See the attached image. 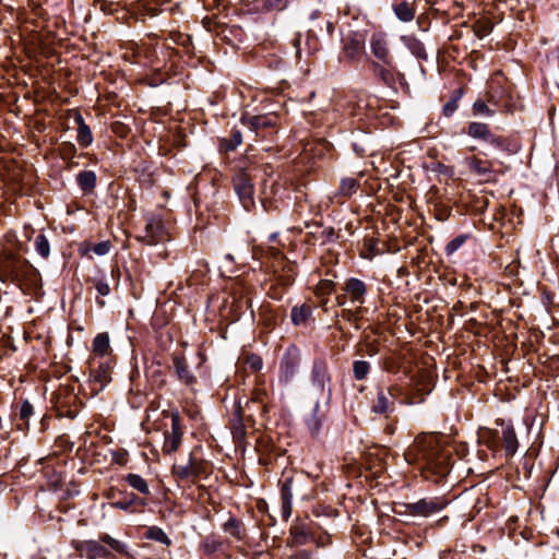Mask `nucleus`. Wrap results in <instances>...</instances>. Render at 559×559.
Segmentation results:
<instances>
[{"label": "nucleus", "mask_w": 559, "mask_h": 559, "mask_svg": "<svg viewBox=\"0 0 559 559\" xmlns=\"http://www.w3.org/2000/svg\"><path fill=\"white\" fill-rule=\"evenodd\" d=\"M224 539L216 535L205 536L200 544V550L205 557H213L216 554L224 552Z\"/></svg>", "instance_id": "34"}, {"label": "nucleus", "mask_w": 559, "mask_h": 559, "mask_svg": "<svg viewBox=\"0 0 559 559\" xmlns=\"http://www.w3.org/2000/svg\"><path fill=\"white\" fill-rule=\"evenodd\" d=\"M233 12L239 15L265 13L263 0H240Z\"/></svg>", "instance_id": "42"}, {"label": "nucleus", "mask_w": 559, "mask_h": 559, "mask_svg": "<svg viewBox=\"0 0 559 559\" xmlns=\"http://www.w3.org/2000/svg\"><path fill=\"white\" fill-rule=\"evenodd\" d=\"M281 117L275 111L263 115L243 114L240 122L247 127L255 136L273 141L278 131Z\"/></svg>", "instance_id": "9"}, {"label": "nucleus", "mask_w": 559, "mask_h": 559, "mask_svg": "<svg viewBox=\"0 0 559 559\" xmlns=\"http://www.w3.org/2000/svg\"><path fill=\"white\" fill-rule=\"evenodd\" d=\"M124 480L140 493L144 496H151L148 484L142 476L130 473L124 476Z\"/></svg>", "instance_id": "53"}, {"label": "nucleus", "mask_w": 559, "mask_h": 559, "mask_svg": "<svg viewBox=\"0 0 559 559\" xmlns=\"http://www.w3.org/2000/svg\"><path fill=\"white\" fill-rule=\"evenodd\" d=\"M242 132L234 127L230 130L229 136L221 138L218 140V151L221 154L234 152L242 143Z\"/></svg>", "instance_id": "38"}, {"label": "nucleus", "mask_w": 559, "mask_h": 559, "mask_svg": "<svg viewBox=\"0 0 559 559\" xmlns=\"http://www.w3.org/2000/svg\"><path fill=\"white\" fill-rule=\"evenodd\" d=\"M36 252L44 259H48L50 254V243L44 233H39L34 240Z\"/></svg>", "instance_id": "56"}, {"label": "nucleus", "mask_w": 559, "mask_h": 559, "mask_svg": "<svg viewBox=\"0 0 559 559\" xmlns=\"http://www.w3.org/2000/svg\"><path fill=\"white\" fill-rule=\"evenodd\" d=\"M189 463L192 472V483H194L197 478L207 475L204 464L202 462H198L192 454L189 456Z\"/></svg>", "instance_id": "61"}, {"label": "nucleus", "mask_w": 559, "mask_h": 559, "mask_svg": "<svg viewBox=\"0 0 559 559\" xmlns=\"http://www.w3.org/2000/svg\"><path fill=\"white\" fill-rule=\"evenodd\" d=\"M195 212L198 215L203 216L209 213V216H217L223 210L224 195L218 186L213 181L202 180L199 181L195 191L192 194Z\"/></svg>", "instance_id": "5"}, {"label": "nucleus", "mask_w": 559, "mask_h": 559, "mask_svg": "<svg viewBox=\"0 0 559 559\" xmlns=\"http://www.w3.org/2000/svg\"><path fill=\"white\" fill-rule=\"evenodd\" d=\"M371 128L354 127L346 138V142L357 157L373 155L378 150V143Z\"/></svg>", "instance_id": "11"}, {"label": "nucleus", "mask_w": 559, "mask_h": 559, "mask_svg": "<svg viewBox=\"0 0 559 559\" xmlns=\"http://www.w3.org/2000/svg\"><path fill=\"white\" fill-rule=\"evenodd\" d=\"M165 223L157 216L151 215L146 218L145 236H138L136 240L146 245H156L167 239Z\"/></svg>", "instance_id": "23"}, {"label": "nucleus", "mask_w": 559, "mask_h": 559, "mask_svg": "<svg viewBox=\"0 0 559 559\" xmlns=\"http://www.w3.org/2000/svg\"><path fill=\"white\" fill-rule=\"evenodd\" d=\"M465 94V88L463 86L457 87L451 92L450 99L444 104L442 108V114L450 118L459 108V103Z\"/></svg>", "instance_id": "48"}, {"label": "nucleus", "mask_w": 559, "mask_h": 559, "mask_svg": "<svg viewBox=\"0 0 559 559\" xmlns=\"http://www.w3.org/2000/svg\"><path fill=\"white\" fill-rule=\"evenodd\" d=\"M115 356L109 344L108 333H98L93 340V356L92 358H105Z\"/></svg>", "instance_id": "36"}, {"label": "nucleus", "mask_w": 559, "mask_h": 559, "mask_svg": "<svg viewBox=\"0 0 559 559\" xmlns=\"http://www.w3.org/2000/svg\"><path fill=\"white\" fill-rule=\"evenodd\" d=\"M302 361L301 349L296 344H289L278 364V381L283 384L290 383L298 374Z\"/></svg>", "instance_id": "13"}, {"label": "nucleus", "mask_w": 559, "mask_h": 559, "mask_svg": "<svg viewBox=\"0 0 559 559\" xmlns=\"http://www.w3.org/2000/svg\"><path fill=\"white\" fill-rule=\"evenodd\" d=\"M350 116L354 127H372V121L377 118V111L369 102L359 99L350 106Z\"/></svg>", "instance_id": "25"}, {"label": "nucleus", "mask_w": 559, "mask_h": 559, "mask_svg": "<svg viewBox=\"0 0 559 559\" xmlns=\"http://www.w3.org/2000/svg\"><path fill=\"white\" fill-rule=\"evenodd\" d=\"M486 96L487 102L499 111L513 114L519 109V96L509 84L500 82L492 83Z\"/></svg>", "instance_id": "10"}, {"label": "nucleus", "mask_w": 559, "mask_h": 559, "mask_svg": "<svg viewBox=\"0 0 559 559\" xmlns=\"http://www.w3.org/2000/svg\"><path fill=\"white\" fill-rule=\"evenodd\" d=\"M370 68L376 78H378L385 86L394 87L397 79L404 80V74L397 70L395 61L392 66H384L376 60H370Z\"/></svg>", "instance_id": "26"}, {"label": "nucleus", "mask_w": 559, "mask_h": 559, "mask_svg": "<svg viewBox=\"0 0 559 559\" xmlns=\"http://www.w3.org/2000/svg\"><path fill=\"white\" fill-rule=\"evenodd\" d=\"M364 248L367 253H361V257L365 259H372L373 257L381 253V249L379 248V239L374 237H366L364 239Z\"/></svg>", "instance_id": "57"}, {"label": "nucleus", "mask_w": 559, "mask_h": 559, "mask_svg": "<svg viewBox=\"0 0 559 559\" xmlns=\"http://www.w3.org/2000/svg\"><path fill=\"white\" fill-rule=\"evenodd\" d=\"M269 178L270 177H261L262 182L260 193L282 201L285 197L286 189L276 180H272L270 182Z\"/></svg>", "instance_id": "40"}, {"label": "nucleus", "mask_w": 559, "mask_h": 559, "mask_svg": "<svg viewBox=\"0 0 559 559\" xmlns=\"http://www.w3.org/2000/svg\"><path fill=\"white\" fill-rule=\"evenodd\" d=\"M290 321L295 326H306L314 321L312 306L308 302L294 306L290 311Z\"/></svg>", "instance_id": "32"}, {"label": "nucleus", "mask_w": 559, "mask_h": 559, "mask_svg": "<svg viewBox=\"0 0 559 559\" xmlns=\"http://www.w3.org/2000/svg\"><path fill=\"white\" fill-rule=\"evenodd\" d=\"M464 132L475 140L488 143L492 147L512 155L519 152L520 144L512 138L498 135L493 133L489 124L484 122L472 121L467 124Z\"/></svg>", "instance_id": "6"}, {"label": "nucleus", "mask_w": 559, "mask_h": 559, "mask_svg": "<svg viewBox=\"0 0 559 559\" xmlns=\"http://www.w3.org/2000/svg\"><path fill=\"white\" fill-rule=\"evenodd\" d=\"M292 46L295 50L296 61L300 62L304 53L310 57L320 50V40L316 32L309 29L306 34L305 41H302V35L300 33L295 34L292 39Z\"/></svg>", "instance_id": "22"}, {"label": "nucleus", "mask_w": 559, "mask_h": 559, "mask_svg": "<svg viewBox=\"0 0 559 559\" xmlns=\"http://www.w3.org/2000/svg\"><path fill=\"white\" fill-rule=\"evenodd\" d=\"M442 439L437 432L419 433L405 453L407 462L418 464L423 478L436 485L445 481L453 465L452 450Z\"/></svg>", "instance_id": "1"}, {"label": "nucleus", "mask_w": 559, "mask_h": 559, "mask_svg": "<svg viewBox=\"0 0 559 559\" xmlns=\"http://www.w3.org/2000/svg\"><path fill=\"white\" fill-rule=\"evenodd\" d=\"M401 41L411 51V53L413 56H415L417 59L424 60V61L428 60V55H427L425 45L416 36L403 35V36H401Z\"/></svg>", "instance_id": "39"}, {"label": "nucleus", "mask_w": 559, "mask_h": 559, "mask_svg": "<svg viewBox=\"0 0 559 559\" xmlns=\"http://www.w3.org/2000/svg\"><path fill=\"white\" fill-rule=\"evenodd\" d=\"M338 59L341 62H346L355 68L361 61H370L371 59L366 51V33L350 29L343 34Z\"/></svg>", "instance_id": "7"}, {"label": "nucleus", "mask_w": 559, "mask_h": 559, "mask_svg": "<svg viewBox=\"0 0 559 559\" xmlns=\"http://www.w3.org/2000/svg\"><path fill=\"white\" fill-rule=\"evenodd\" d=\"M471 238V235L468 234H461L456 237H454L452 240H450L445 248V254L452 255L454 252H456L466 241Z\"/></svg>", "instance_id": "58"}, {"label": "nucleus", "mask_w": 559, "mask_h": 559, "mask_svg": "<svg viewBox=\"0 0 559 559\" xmlns=\"http://www.w3.org/2000/svg\"><path fill=\"white\" fill-rule=\"evenodd\" d=\"M146 376L158 389L164 388L167 383L166 373L162 369V362L158 360H153L152 364L146 368Z\"/></svg>", "instance_id": "44"}, {"label": "nucleus", "mask_w": 559, "mask_h": 559, "mask_svg": "<svg viewBox=\"0 0 559 559\" xmlns=\"http://www.w3.org/2000/svg\"><path fill=\"white\" fill-rule=\"evenodd\" d=\"M293 0H263L264 11H284Z\"/></svg>", "instance_id": "63"}, {"label": "nucleus", "mask_w": 559, "mask_h": 559, "mask_svg": "<svg viewBox=\"0 0 559 559\" xmlns=\"http://www.w3.org/2000/svg\"><path fill=\"white\" fill-rule=\"evenodd\" d=\"M35 415V407L27 399H19L11 405V425L19 431L29 429V419Z\"/></svg>", "instance_id": "18"}, {"label": "nucleus", "mask_w": 559, "mask_h": 559, "mask_svg": "<svg viewBox=\"0 0 559 559\" xmlns=\"http://www.w3.org/2000/svg\"><path fill=\"white\" fill-rule=\"evenodd\" d=\"M162 415L165 418L169 417L171 419V430H166L164 432L165 440L163 444V452L165 454H171L181 445L185 433V424L178 409L163 411Z\"/></svg>", "instance_id": "14"}, {"label": "nucleus", "mask_w": 559, "mask_h": 559, "mask_svg": "<svg viewBox=\"0 0 559 559\" xmlns=\"http://www.w3.org/2000/svg\"><path fill=\"white\" fill-rule=\"evenodd\" d=\"M336 286L337 284L331 280H321L318 283L314 289V294L317 297L321 298V306H326V296L331 294H336Z\"/></svg>", "instance_id": "49"}, {"label": "nucleus", "mask_w": 559, "mask_h": 559, "mask_svg": "<svg viewBox=\"0 0 559 559\" xmlns=\"http://www.w3.org/2000/svg\"><path fill=\"white\" fill-rule=\"evenodd\" d=\"M464 164L477 176L486 177L492 174V164L488 159H481L477 156H466Z\"/></svg>", "instance_id": "35"}, {"label": "nucleus", "mask_w": 559, "mask_h": 559, "mask_svg": "<svg viewBox=\"0 0 559 559\" xmlns=\"http://www.w3.org/2000/svg\"><path fill=\"white\" fill-rule=\"evenodd\" d=\"M401 391L402 389L397 385H391L386 391L383 388H379L377 397L371 405V412L389 418L395 407L394 399L400 395Z\"/></svg>", "instance_id": "20"}, {"label": "nucleus", "mask_w": 559, "mask_h": 559, "mask_svg": "<svg viewBox=\"0 0 559 559\" xmlns=\"http://www.w3.org/2000/svg\"><path fill=\"white\" fill-rule=\"evenodd\" d=\"M143 538L158 542L167 547H169L173 544L171 539L167 536V534L159 526L156 525L148 526L143 534Z\"/></svg>", "instance_id": "51"}, {"label": "nucleus", "mask_w": 559, "mask_h": 559, "mask_svg": "<svg viewBox=\"0 0 559 559\" xmlns=\"http://www.w3.org/2000/svg\"><path fill=\"white\" fill-rule=\"evenodd\" d=\"M370 49L378 62L383 63L384 66H392L394 57L390 51L389 43L384 33L378 32L371 35Z\"/></svg>", "instance_id": "27"}, {"label": "nucleus", "mask_w": 559, "mask_h": 559, "mask_svg": "<svg viewBox=\"0 0 559 559\" xmlns=\"http://www.w3.org/2000/svg\"><path fill=\"white\" fill-rule=\"evenodd\" d=\"M430 392L429 384H417L405 395L403 403L409 405L424 403Z\"/></svg>", "instance_id": "43"}, {"label": "nucleus", "mask_w": 559, "mask_h": 559, "mask_svg": "<svg viewBox=\"0 0 559 559\" xmlns=\"http://www.w3.org/2000/svg\"><path fill=\"white\" fill-rule=\"evenodd\" d=\"M116 365V356L105 358H91L90 382L94 394L103 391L111 382V371Z\"/></svg>", "instance_id": "12"}, {"label": "nucleus", "mask_w": 559, "mask_h": 559, "mask_svg": "<svg viewBox=\"0 0 559 559\" xmlns=\"http://www.w3.org/2000/svg\"><path fill=\"white\" fill-rule=\"evenodd\" d=\"M260 317L262 326L267 331H272L285 321L287 312L284 307L266 305L261 307Z\"/></svg>", "instance_id": "28"}, {"label": "nucleus", "mask_w": 559, "mask_h": 559, "mask_svg": "<svg viewBox=\"0 0 559 559\" xmlns=\"http://www.w3.org/2000/svg\"><path fill=\"white\" fill-rule=\"evenodd\" d=\"M448 501L441 497L423 498L416 502L403 503L404 510H395L400 515L430 516L443 510Z\"/></svg>", "instance_id": "15"}, {"label": "nucleus", "mask_w": 559, "mask_h": 559, "mask_svg": "<svg viewBox=\"0 0 559 559\" xmlns=\"http://www.w3.org/2000/svg\"><path fill=\"white\" fill-rule=\"evenodd\" d=\"M371 364L367 360L353 361V378L356 381H366L371 372Z\"/></svg>", "instance_id": "52"}, {"label": "nucleus", "mask_w": 559, "mask_h": 559, "mask_svg": "<svg viewBox=\"0 0 559 559\" xmlns=\"http://www.w3.org/2000/svg\"><path fill=\"white\" fill-rule=\"evenodd\" d=\"M271 164H258L245 158L240 162L237 173L233 176V187L242 207L250 212L255 207L254 180L273 175Z\"/></svg>", "instance_id": "3"}, {"label": "nucleus", "mask_w": 559, "mask_h": 559, "mask_svg": "<svg viewBox=\"0 0 559 559\" xmlns=\"http://www.w3.org/2000/svg\"><path fill=\"white\" fill-rule=\"evenodd\" d=\"M250 288L242 285L239 297H234V307L235 311L239 312V314L245 310L251 308V298L249 297Z\"/></svg>", "instance_id": "55"}, {"label": "nucleus", "mask_w": 559, "mask_h": 559, "mask_svg": "<svg viewBox=\"0 0 559 559\" xmlns=\"http://www.w3.org/2000/svg\"><path fill=\"white\" fill-rule=\"evenodd\" d=\"M4 241L0 251V281L15 284L25 295H36L41 289L39 271L20 254L23 243L14 230L5 233Z\"/></svg>", "instance_id": "2"}, {"label": "nucleus", "mask_w": 559, "mask_h": 559, "mask_svg": "<svg viewBox=\"0 0 559 559\" xmlns=\"http://www.w3.org/2000/svg\"><path fill=\"white\" fill-rule=\"evenodd\" d=\"M292 546H302L314 540V533L307 525H294L289 530Z\"/></svg>", "instance_id": "37"}, {"label": "nucleus", "mask_w": 559, "mask_h": 559, "mask_svg": "<svg viewBox=\"0 0 559 559\" xmlns=\"http://www.w3.org/2000/svg\"><path fill=\"white\" fill-rule=\"evenodd\" d=\"M324 415L320 413V402L317 401L310 416L306 419L311 436H317L322 427Z\"/></svg>", "instance_id": "46"}, {"label": "nucleus", "mask_w": 559, "mask_h": 559, "mask_svg": "<svg viewBox=\"0 0 559 559\" xmlns=\"http://www.w3.org/2000/svg\"><path fill=\"white\" fill-rule=\"evenodd\" d=\"M99 542L103 543L104 546H108V549L111 552L115 551L122 556H130L129 546L126 543L111 537L107 533H103L99 535Z\"/></svg>", "instance_id": "47"}, {"label": "nucleus", "mask_w": 559, "mask_h": 559, "mask_svg": "<svg viewBox=\"0 0 559 559\" xmlns=\"http://www.w3.org/2000/svg\"><path fill=\"white\" fill-rule=\"evenodd\" d=\"M359 182L354 178H343L340 183V193L344 197H352L358 189Z\"/></svg>", "instance_id": "59"}, {"label": "nucleus", "mask_w": 559, "mask_h": 559, "mask_svg": "<svg viewBox=\"0 0 559 559\" xmlns=\"http://www.w3.org/2000/svg\"><path fill=\"white\" fill-rule=\"evenodd\" d=\"M310 380L312 385L316 386L321 393L326 391V399L331 400L332 389H326V384L331 383L332 374L330 372L329 364L323 356H319L313 359Z\"/></svg>", "instance_id": "19"}, {"label": "nucleus", "mask_w": 559, "mask_h": 559, "mask_svg": "<svg viewBox=\"0 0 559 559\" xmlns=\"http://www.w3.org/2000/svg\"><path fill=\"white\" fill-rule=\"evenodd\" d=\"M223 530L237 540H243L246 537V526L240 519L230 516L227 522L223 524Z\"/></svg>", "instance_id": "45"}, {"label": "nucleus", "mask_w": 559, "mask_h": 559, "mask_svg": "<svg viewBox=\"0 0 559 559\" xmlns=\"http://www.w3.org/2000/svg\"><path fill=\"white\" fill-rule=\"evenodd\" d=\"M492 106L487 102L486 98H478L474 102L472 106V112L474 116L478 117H491L498 110L496 108H491Z\"/></svg>", "instance_id": "54"}, {"label": "nucleus", "mask_w": 559, "mask_h": 559, "mask_svg": "<svg viewBox=\"0 0 559 559\" xmlns=\"http://www.w3.org/2000/svg\"><path fill=\"white\" fill-rule=\"evenodd\" d=\"M173 365L175 373L179 381L187 385H192L197 382V378L190 370V367L185 356L175 354L173 356Z\"/></svg>", "instance_id": "31"}, {"label": "nucleus", "mask_w": 559, "mask_h": 559, "mask_svg": "<svg viewBox=\"0 0 559 559\" xmlns=\"http://www.w3.org/2000/svg\"><path fill=\"white\" fill-rule=\"evenodd\" d=\"M308 484L307 477L301 474H294L293 472L284 473L278 481L281 489V512L284 520H288L293 510V497L298 496L301 499L307 497L304 486Z\"/></svg>", "instance_id": "8"}, {"label": "nucleus", "mask_w": 559, "mask_h": 559, "mask_svg": "<svg viewBox=\"0 0 559 559\" xmlns=\"http://www.w3.org/2000/svg\"><path fill=\"white\" fill-rule=\"evenodd\" d=\"M147 502L144 498L136 496L133 492L124 491L121 499L111 502V507L115 509L123 510L129 513H134L144 509Z\"/></svg>", "instance_id": "30"}, {"label": "nucleus", "mask_w": 559, "mask_h": 559, "mask_svg": "<svg viewBox=\"0 0 559 559\" xmlns=\"http://www.w3.org/2000/svg\"><path fill=\"white\" fill-rule=\"evenodd\" d=\"M393 10L397 19L402 22H409L415 17V10L406 0H400L393 3Z\"/></svg>", "instance_id": "50"}, {"label": "nucleus", "mask_w": 559, "mask_h": 559, "mask_svg": "<svg viewBox=\"0 0 559 559\" xmlns=\"http://www.w3.org/2000/svg\"><path fill=\"white\" fill-rule=\"evenodd\" d=\"M76 146L69 141L62 142L59 145V154L62 159H71L76 156Z\"/></svg>", "instance_id": "64"}, {"label": "nucleus", "mask_w": 559, "mask_h": 559, "mask_svg": "<svg viewBox=\"0 0 559 559\" xmlns=\"http://www.w3.org/2000/svg\"><path fill=\"white\" fill-rule=\"evenodd\" d=\"M83 406V401L73 392V389H67L56 396L52 412L57 418L74 419Z\"/></svg>", "instance_id": "16"}, {"label": "nucleus", "mask_w": 559, "mask_h": 559, "mask_svg": "<svg viewBox=\"0 0 559 559\" xmlns=\"http://www.w3.org/2000/svg\"><path fill=\"white\" fill-rule=\"evenodd\" d=\"M245 414L243 408L241 406L240 400L235 402V411L233 413V417L229 421L230 430L236 439H242L246 437V425H245Z\"/></svg>", "instance_id": "33"}, {"label": "nucleus", "mask_w": 559, "mask_h": 559, "mask_svg": "<svg viewBox=\"0 0 559 559\" xmlns=\"http://www.w3.org/2000/svg\"><path fill=\"white\" fill-rule=\"evenodd\" d=\"M341 290L345 292L346 296H349V302L352 305H357V313H365L367 311L364 305L367 301L370 285L357 277H348L342 284Z\"/></svg>", "instance_id": "17"}, {"label": "nucleus", "mask_w": 559, "mask_h": 559, "mask_svg": "<svg viewBox=\"0 0 559 559\" xmlns=\"http://www.w3.org/2000/svg\"><path fill=\"white\" fill-rule=\"evenodd\" d=\"M341 238L340 231H336L334 227H328L322 231H309L305 235L304 242L307 246L314 247L318 242L320 246H326L329 243L337 242Z\"/></svg>", "instance_id": "29"}, {"label": "nucleus", "mask_w": 559, "mask_h": 559, "mask_svg": "<svg viewBox=\"0 0 559 559\" xmlns=\"http://www.w3.org/2000/svg\"><path fill=\"white\" fill-rule=\"evenodd\" d=\"M297 269L296 262H292L285 255H282L278 264L273 270L276 284L283 288L290 287L295 283Z\"/></svg>", "instance_id": "24"}, {"label": "nucleus", "mask_w": 559, "mask_h": 559, "mask_svg": "<svg viewBox=\"0 0 559 559\" xmlns=\"http://www.w3.org/2000/svg\"><path fill=\"white\" fill-rule=\"evenodd\" d=\"M76 141L81 147H88L93 143L94 136L88 126L78 128Z\"/></svg>", "instance_id": "60"}, {"label": "nucleus", "mask_w": 559, "mask_h": 559, "mask_svg": "<svg viewBox=\"0 0 559 559\" xmlns=\"http://www.w3.org/2000/svg\"><path fill=\"white\" fill-rule=\"evenodd\" d=\"M76 183L84 194H92L97 185V176L93 170H82L76 175Z\"/></svg>", "instance_id": "41"}, {"label": "nucleus", "mask_w": 559, "mask_h": 559, "mask_svg": "<svg viewBox=\"0 0 559 559\" xmlns=\"http://www.w3.org/2000/svg\"><path fill=\"white\" fill-rule=\"evenodd\" d=\"M171 473L179 480H191L192 477L190 463L188 465H174Z\"/></svg>", "instance_id": "62"}, {"label": "nucleus", "mask_w": 559, "mask_h": 559, "mask_svg": "<svg viewBox=\"0 0 559 559\" xmlns=\"http://www.w3.org/2000/svg\"><path fill=\"white\" fill-rule=\"evenodd\" d=\"M102 544L103 543H100L99 539L71 540V547L79 552L81 558L85 557L86 559H107L114 557L111 551Z\"/></svg>", "instance_id": "21"}, {"label": "nucleus", "mask_w": 559, "mask_h": 559, "mask_svg": "<svg viewBox=\"0 0 559 559\" xmlns=\"http://www.w3.org/2000/svg\"><path fill=\"white\" fill-rule=\"evenodd\" d=\"M478 444L486 448V450L479 449L477 452L480 460L488 459V451L491 452L492 457L509 460L519 448V441L512 426H507L501 431L481 428L478 431Z\"/></svg>", "instance_id": "4"}]
</instances>
